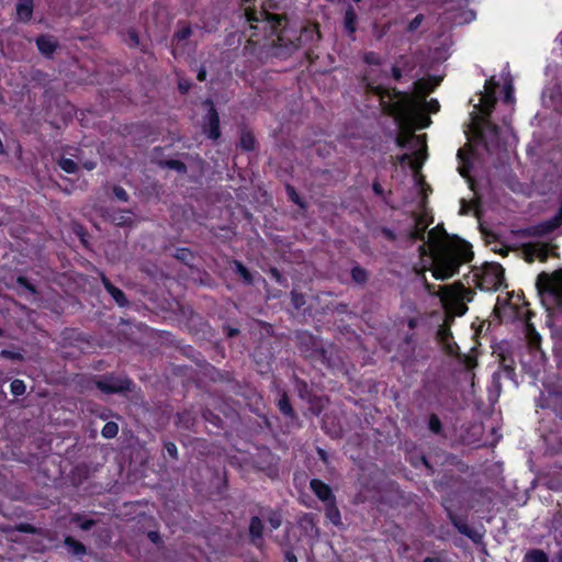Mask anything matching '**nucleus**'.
I'll list each match as a JSON object with an SVG mask.
<instances>
[{"label": "nucleus", "mask_w": 562, "mask_h": 562, "mask_svg": "<svg viewBox=\"0 0 562 562\" xmlns=\"http://www.w3.org/2000/svg\"><path fill=\"white\" fill-rule=\"evenodd\" d=\"M370 76L371 74L367 77V87L378 97L383 111L394 117L400 130L396 143L401 148L407 150L400 160L409 165L414 171L416 186L423 194H426V190L430 189L419 173V169L427 158L426 135H415L414 131L428 127L431 120L427 113H436L439 110L436 99L426 101V95L434 90L437 83L430 86L428 81L418 80L414 83V91L406 93L375 83L370 80Z\"/></svg>", "instance_id": "nucleus-1"}, {"label": "nucleus", "mask_w": 562, "mask_h": 562, "mask_svg": "<svg viewBox=\"0 0 562 562\" xmlns=\"http://www.w3.org/2000/svg\"><path fill=\"white\" fill-rule=\"evenodd\" d=\"M427 221L423 216L415 218V227L411 233L413 239L427 243L419 246L422 256H428L432 277L437 280H446L459 271V267L472 259L471 246L460 239H450L441 226H436L426 234Z\"/></svg>", "instance_id": "nucleus-2"}, {"label": "nucleus", "mask_w": 562, "mask_h": 562, "mask_svg": "<svg viewBox=\"0 0 562 562\" xmlns=\"http://www.w3.org/2000/svg\"><path fill=\"white\" fill-rule=\"evenodd\" d=\"M542 305L548 310L562 311V269L552 273L541 272L536 282Z\"/></svg>", "instance_id": "nucleus-3"}, {"label": "nucleus", "mask_w": 562, "mask_h": 562, "mask_svg": "<svg viewBox=\"0 0 562 562\" xmlns=\"http://www.w3.org/2000/svg\"><path fill=\"white\" fill-rule=\"evenodd\" d=\"M434 294L438 295L446 313L452 316H462L467 311V303L473 299V292L463 285L440 286Z\"/></svg>", "instance_id": "nucleus-4"}, {"label": "nucleus", "mask_w": 562, "mask_h": 562, "mask_svg": "<svg viewBox=\"0 0 562 562\" xmlns=\"http://www.w3.org/2000/svg\"><path fill=\"white\" fill-rule=\"evenodd\" d=\"M525 335L529 353L524 355L521 363L536 375L546 362V355L540 348L541 337L530 323H527L525 326Z\"/></svg>", "instance_id": "nucleus-5"}, {"label": "nucleus", "mask_w": 562, "mask_h": 562, "mask_svg": "<svg viewBox=\"0 0 562 562\" xmlns=\"http://www.w3.org/2000/svg\"><path fill=\"white\" fill-rule=\"evenodd\" d=\"M475 278L482 290L496 291L504 283V269L499 263H486L475 273Z\"/></svg>", "instance_id": "nucleus-6"}, {"label": "nucleus", "mask_w": 562, "mask_h": 562, "mask_svg": "<svg viewBox=\"0 0 562 562\" xmlns=\"http://www.w3.org/2000/svg\"><path fill=\"white\" fill-rule=\"evenodd\" d=\"M498 82L494 77L486 80L484 91L479 94V103L475 105L483 116H488L495 105V89Z\"/></svg>", "instance_id": "nucleus-7"}, {"label": "nucleus", "mask_w": 562, "mask_h": 562, "mask_svg": "<svg viewBox=\"0 0 562 562\" xmlns=\"http://www.w3.org/2000/svg\"><path fill=\"white\" fill-rule=\"evenodd\" d=\"M526 261L532 262L536 259L544 261L549 256L548 245L542 243L524 244L521 248Z\"/></svg>", "instance_id": "nucleus-8"}, {"label": "nucleus", "mask_w": 562, "mask_h": 562, "mask_svg": "<svg viewBox=\"0 0 562 562\" xmlns=\"http://www.w3.org/2000/svg\"><path fill=\"white\" fill-rule=\"evenodd\" d=\"M561 223H562V206L560 207L558 214L553 218H551L550 221L543 222L539 225L529 227V228L525 229L524 233L526 235H530V236H543V235L552 232L557 227H559L561 225Z\"/></svg>", "instance_id": "nucleus-9"}, {"label": "nucleus", "mask_w": 562, "mask_h": 562, "mask_svg": "<svg viewBox=\"0 0 562 562\" xmlns=\"http://www.w3.org/2000/svg\"><path fill=\"white\" fill-rule=\"evenodd\" d=\"M131 382L126 379L105 376L97 382V386L104 393L122 392L130 389Z\"/></svg>", "instance_id": "nucleus-10"}, {"label": "nucleus", "mask_w": 562, "mask_h": 562, "mask_svg": "<svg viewBox=\"0 0 562 562\" xmlns=\"http://www.w3.org/2000/svg\"><path fill=\"white\" fill-rule=\"evenodd\" d=\"M449 15L447 19H449L453 24H464L469 23L474 20V13L471 10L464 9V2L463 0H460L458 2L457 11L453 12L452 9H448Z\"/></svg>", "instance_id": "nucleus-11"}, {"label": "nucleus", "mask_w": 562, "mask_h": 562, "mask_svg": "<svg viewBox=\"0 0 562 562\" xmlns=\"http://www.w3.org/2000/svg\"><path fill=\"white\" fill-rule=\"evenodd\" d=\"M474 124L480 138L486 144V146L495 143L494 139H492V137L497 135V127L495 125L485 119L476 121Z\"/></svg>", "instance_id": "nucleus-12"}, {"label": "nucleus", "mask_w": 562, "mask_h": 562, "mask_svg": "<svg viewBox=\"0 0 562 562\" xmlns=\"http://www.w3.org/2000/svg\"><path fill=\"white\" fill-rule=\"evenodd\" d=\"M209 105L210 108L206 115V124L204 126V132L207 133L210 138L217 139L220 137V119L214 108L211 104Z\"/></svg>", "instance_id": "nucleus-13"}, {"label": "nucleus", "mask_w": 562, "mask_h": 562, "mask_svg": "<svg viewBox=\"0 0 562 562\" xmlns=\"http://www.w3.org/2000/svg\"><path fill=\"white\" fill-rule=\"evenodd\" d=\"M311 488L325 504L334 501L330 487L319 480L311 481Z\"/></svg>", "instance_id": "nucleus-14"}, {"label": "nucleus", "mask_w": 562, "mask_h": 562, "mask_svg": "<svg viewBox=\"0 0 562 562\" xmlns=\"http://www.w3.org/2000/svg\"><path fill=\"white\" fill-rule=\"evenodd\" d=\"M438 340L447 349L449 353L454 352V344L452 342V336L449 328L441 326L437 333Z\"/></svg>", "instance_id": "nucleus-15"}, {"label": "nucleus", "mask_w": 562, "mask_h": 562, "mask_svg": "<svg viewBox=\"0 0 562 562\" xmlns=\"http://www.w3.org/2000/svg\"><path fill=\"white\" fill-rule=\"evenodd\" d=\"M33 11V4L31 0H22L16 5L18 18L22 21H26L31 18Z\"/></svg>", "instance_id": "nucleus-16"}, {"label": "nucleus", "mask_w": 562, "mask_h": 562, "mask_svg": "<svg viewBox=\"0 0 562 562\" xmlns=\"http://www.w3.org/2000/svg\"><path fill=\"white\" fill-rule=\"evenodd\" d=\"M36 43L38 49L45 55H50L56 48V42L49 36H41Z\"/></svg>", "instance_id": "nucleus-17"}, {"label": "nucleus", "mask_w": 562, "mask_h": 562, "mask_svg": "<svg viewBox=\"0 0 562 562\" xmlns=\"http://www.w3.org/2000/svg\"><path fill=\"white\" fill-rule=\"evenodd\" d=\"M414 67L413 64L409 63L408 58H401L394 66L391 67L392 76L395 80H400L402 77V68L409 71Z\"/></svg>", "instance_id": "nucleus-18"}, {"label": "nucleus", "mask_w": 562, "mask_h": 562, "mask_svg": "<svg viewBox=\"0 0 562 562\" xmlns=\"http://www.w3.org/2000/svg\"><path fill=\"white\" fill-rule=\"evenodd\" d=\"M502 79H503V82H504V94H505V101L507 103H512L513 102V91H514V88H513V79H512V76L508 71H503L502 74Z\"/></svg>", "instance_id": "nucleus-19"}, {"label": "nucleus", "mask_w": 562, "mask_h": 562, "mask_svg": "<svg viewBox=\"0 0 562 562\" xmlns=\"http://www.w3.org/2000/svg\"><path fill=\"white\" fill-rule=\"evenodd\" d=\"M357 14L352 7H348L345 13L344 25L349 34L356 31Z\"/></svg>", "instance_id": "nucleus-20"}, {"label": "nucleus", "mask_w": 562, "mask_h": 562, "mask_svg": "<svg viewBox=\"0 0 562 562\" xmlns=\"http://www.w3.org/2000/svg\"><path fill=\"white\" fill-rule=\"evenodd\" d=\"M103 283L108 292L112 295V297L115 300V302L123 306L126 303L125 296L121 290L112 285L110 282H108L105 279H103Z\"/></svg>", "instance_id": "nucleus-21"}, {"label": "nucleus", "mask_w": 562, "mask_h": 562, "mask_svg": "<svg viewBox=\"0 0 562 562\" xmlns=\"http://www.w3.org/2000/svg\"><path fill=\"white\" fill-rule=\"evenodd\" d=\"M326 517L335 526H339L341 524L340 513L338 508L335 506L334 501L326 504Z\"/></svg>", "instance_id": "nucleus-22"}, {"label": "nucleus", "mask_w": 562, "mask_h": 562, "mask_svg": "<svg viewBox=\"0 0 562 562\" xmlns=\"http://www.w3.org/2000/svg\"><path fill=\"white\" fill-rule=\"evenodd\" d=\"M508 296H509V293H506V297L497 296V302H496L497 310H501L502 306H505V305H510L515 308L518 306L520 296L514 295V294L510 295V297H508Z\"/></svg>", "instance_id": "nucleus-23"}, {"label": "nucleus", "mask_w": 562, "mask_h": 562, "mask_svg": "<svg viewBox=\"0 0 562 562\" xmlns=\"http://www.w3.org/2000/svg\"><path fill=\"white\" fill-rule=\"evenodd\" d=\"M526 562H549L547 554L541 550H531L525 557Z\"/></svg>", "instance_id": "nucleus-24"}, {"label": "nucleus", "mask_w": 562, "mask_h": 562, "mask_svg": "<svg viewBox=\"0 0 562 562\" xmlns=\"http://www.w3.org/2000/svg\"><path fill=\"white\" fill-rule=\"evenodd\" d=\"M112 221L116 225H125L132 221V214L127 211H119L112 215Z\"/></svg>", "instance_id": "nucleus-25"}, {"label": "nucleus", "mask_w": 562, "mask_h": 562, "mask_svg": "<svg viewBox=\"0 0 562 562\" xmlns=\"http://www.w3.org/2000/svg\"><path fill=\"white\" fill-rule=\"evenodd\" d=\"M250 535L254 538H260L262 532V524L261 520L257 517H254L251 519L250 526H249Z\"/></svg>", "instance_id": "nucleus-26"}, {"label": "nucleus", "mask_w": 562, "mask_h": 562, "mask_svg": "<svg viewBox=\"0 0 562 562\" xmlns=\"http://www.w3.org/2000/svg\"><path fill=\"white\" fill-rule=\"evenodd\" d=\"M558 479L555 480L554 477H548L546 484L548 485V487L550 490H555V491H559V490H562V470L558 471Z\"/></svg>", "instance_id": "nucleus-27"}, {"label": "nucleus", "mask_w": 562, "mask_h": 562, "mask_svg": "<svg viewBox=\"0 0 562 562\" xmlns=\"http://www.w3.org/2000/svg\"><path fill=\"white\" fill-rule=\"evenodd\" d=\"M240 145L246 150H251L255 147L254 136L249 133H244L240 138Z\"/></svg>", "instance_id": "nucleus-28"}, {"label": "nucleus", "mask_w": 562, "mask_h": 562, "mask_svg": "<svg viewBox=\"0 0 562 562\" xmlns=\"http://www.w3.org/2000/svg\"><path fill=\"white\" fill-rule=\"evenodd\" d=\"M59 167L67 173H74L77 169V164L69 158H64L59 161Z\"/></svg>", "instance_id": "nucleus-29"}, {"label": "nucleus", "mask_w": 562, "mask_h": 562, "mask_svg": "<svg viewBox=\"0 0 562 562\" xmlns=\"http://www.w3.org/2000/svg\"><path fill=\"white\" fill-rule=\"evenodd\" d=\"M119 427L115 423H106L102 429V435L105 438H113L116 436Z\"/></svg>", "instance_id": "nucleus-30"}, {"label": "nucleus", "mask_w": 562, "mask_h": 562, "mask_svg": "<svg viewBox=\"0 0 562 562\" xmlns=\"http://www.w3.org/2000/svg\"><path fill=\"white\" fill-rule=\"evenodd\" d=\"M66 546L68 547L69 550L72 551L74 554H82L85 552V548L81 543L72 540L71 538H67L66 539Z\"/></svg>", "instance_id": "nucleus-31"}, {"label": "nucleus", "mask_w": 562, "mask_h": 562, "mask_svg": "<svg viewBox=\"0 0 562 562\" xmlns=\"http://www.w3.org/2000/svg\"><path fill=\"white\" fill-rule=\"evenodd\" d=\"M467 155L468 150L462 148L458 150V158L463 161V165L459 167V172L462 177H468V167L465 166L467 162Z\"/></svg>", "instance_id": "nucleus-32"}, {"label": "nucleus", "mask_w": 562, "mask_h": 562, "mask_svg": "<svg viewBox=\"0 0 562 562\" xmlns=\"http://www.w3.org/2000/svg\"><path fill=\"white\" fill-rule=\"evenodd\" d=\"M25 384L22 380H14L11 382V392L15 395H22L25 392Z\"/></svg>", "instance_id": "nucleus-33"}, {"label": "nucleus", "mask_w": 562, "mask_h": 562, "mask_svg": "<svg viewBox=\"0 0 562 562\" xmlns=\"http://www.w3.org/2000/svg\"><path fill=\"white\" fill-rule=\"evenodd\" d=\"M279 408L280 411L284 414V415H291L292 414V408L290 406V403H289V400L286 396H282L280 400H279Z\"/></svg>", "instance_id": "nucleus-34"}, {"label": "nucleus", "mask_w": 562, "mask_h": 562, "mask_svg": "<svg viewBox=\"0 0 562 562\" xmlns=\"http://www.w3.org/2000/svg\"><path fill=\"white\" fill-rule=\"evenodd\" d=\"M364 60L367 64H369L371 66H380L381 65V57L373 52L366 54Z\"/></svg>", "instance_id": "nucleus-35"}, {"label": "nucleus", "mask_w": 562, "mask_h": 562, "mask_svg": "<svg viewBox=\"0 0 562 562\" xmlns=\"http://www.w3.org/2000/svg\"><path fill=\"white\" fill-rule=\"evenodd\" d=\"M304 36H310L311 40H318L319 38V32L315 25L305 27L303 31Z\"/></svg>", "instance_id": "nucleus-36"}, {"label": "nucleus", "mask_w": 562, "mask_h": 562, "mask_svg": "<svg viewBox=\"0 0 562 562\" xmlns=\"http://www.w3.org/2000/svg\"><path fill=\"white\" fill-rule=\"evenodd\" d=\"M457 527H458V529H459L462 533H464V535L469 536L470 538L474 539L475 541H476V540H479V539L481 538V536H480V535H477L476 532H473V533H472V532H471V530H470V528H469L467 525H457Z\"/></svg>", "instance_id": "nucleus-37"}, {"label": "nucleus", "mask_w": 562, "mask_h": 562, "mask_svg": "<svg viewBox=\"0 0 562 562\" xmlns=\"http://www.w3.org/2000/svg\"><path fill=\"white\" fill-rule=\"evenodd\" d=\"M441 423L438 417L431 416L429 419V428L434 432H438L440 430Z\"/></svg>", "instance_id": "nucleus-38"}, {"label": "nucleus", "mask_w": 562, "mask_h": 562, "mask_svg": "<svg viewBox=\"0 0 562 562\" xmlns=\"http://www.w3.org/2000/svg\"><path fill=\"white\" fill-rule=\"evenodd\" d=\"M352 277H353V279H355L356 281L361 282V281H364V279H366V273H364V271H363L362 269H360V268H355V269L352 270Z\"/></svg>", "instance_id": "nucleus-39"}, {"label": "nucleus", "mask_w": 562, "mask_h": 562, "mask_svg": "<svg viewBox=\"0 0 562 562\" xmlns=\"http://www.w3.org/2000/svg\"><path fill=\"white\" fill-rule=\"evenodd\" d=\"M281 517L278 514H272L269 518V522L273 529H277L281 526Z\"/></svg>", "instance_id": "nucleus-40"}, {"label": "nucleus", "mask_w": 562, "mask_h": 562, "mask_svg": "<svg viewBox=\"0 0 562 562\" xmlns=\"http://www.w3.org/2000/svg\"><path fill=\"white\" fill-rule=\"evenodd\" d=\"M190 34H191V30L189 27H183L176 34V38L178 41H183V40L188 38L190 36Z\"/></svg>", "instance_id": "nucleus-41"}, {"label": "nucleus", "mask_w": 562, "mask_h": 562, "mask_svg": "<svg viewBox=\"0 0 562 562\" xmlns=\"http://www.w3.org/2000/svg\"><path fill=\"white\" fill-rule=\"evenodd\" d=\"M114 194L117 199L122 200V201H126L127 200V193L126 191L123 189V188H115L114 189Z\"/></svg>", "instance_id": "nucleus-42"}, {"label": "nucleus", "mask_w": 562, "mask_h": 562, "mask_svg": "<svg viewBox=\"0 0 562 562\" xmlns=\"http://www.w3.org/2000/svg\"><path fill=\"white\" fill-rule=\"evenodd\" d=\"M422 20H423V16L422 15H417L415 16L412 22L409 23V31H414L416 30L420 23H422Z\"/></svg>", "instance_id": "nucleus-43"}, {"label": "nucleus", "mask_w": 562, "mask_h": 562, "mask_svg": "<svg viewBox=\"0 0 562 562\" xmlns=\"http://www.w3.org/2000/svg\"><path fill=\"white\" fill-rule=\"evenodd\" d=\"M237 271L240 273V276L246 280V281H250V277H249V272L247 271V269L241 266L240 263H237Z\"/></svg>", "instance_id": "nucleus-44"}, {"label": "nucleus", "mask_w": 562, "mask_h": 562, "mask_svg": "<svg viewBox=\"0 0 562 562\" xmlns=\"http://www.w3.org/2000/svg\"><path fill=\"white\" fill-rule=\"evenodd\" d=\"M166 450L169 453V456H171L172 458H177V452L178 451H177V447H176L175 443H171V442L167 443L166 445Z\"/></svg>", "instance_id": "nucleus-45"}, {"label": "nucleus", "mask_w": 562, "mask_h": 562, "mask_svg": "<svg viewBox=\"0 0 562 562\" xmlns=\"http://www.w3.org/2000/svg\"><path fill=\"white\" fill-rule=\"evenodd\" d=\"M169 167L177 169L178 171H184V165L180 161H176V160L170 161Z\"/></svg>", "instance_id": "nucleus-46"}, {"label": "nucleus", "mask_w": 562, "mask_h": 562, "mask_svg": "<svg viewBox=\"0 0 562 562\" xmlns=\"http://www.w3.org/2000/svg\"><path fill=\"white\" fill-rule=\"evenodd\" d=\"M471 209H472V206H471L470 203H467L465 201H462L460 213L461 214H468V213H470Z\"/></svg>", "instance_id": "nucleus-47"}, {"label": "nucleus", "mask_w": 562, "mask_h": 562, "mask_svg": "<svg viewBox=\"0 0 562 562\" xmlns=\"http://www.w3.org/2000/svg\"><path fill=\"white\" fill-rule=\"evenodd\" d=\"M288 192L292 201H294L295 203H300L297 194L291 187H288Z\"/></svg>", "instance_id": "nucleus-48"}, {"label": "nucleus", "mask_w": 562, "mask_h": 562, "mask_svg": "<svg viewBox=\"0 0 562 562\" xmlns=\"http://www.w3.org/2000/svg\"><path fill=\"white\" fill-rule=\"evenodd\" d=\"M292 300H293V303L295 304V306H300L301 304H303V299L297 295L296 293H292Z\"/></svg>", "instance_id": "nucleus-49"}, {"label": "nucleus", "mask_w": 562, "mask_h": 562, "mask_svg": "<svg viewBox=\"0 0 562 562\" xmlns=\"http://www.w3.org/2000/svg\"><path fill=\"white\" fill-rule=\"evenodd\" d=\"M148 537L150 538V540H151L153 542H157V541H158V538H159L158 533H157V532H155V531L149 532V533H148Z\"/></svg>", "instance_id": "nucleus-50"}, {"label": "nucleus", "mask_w": 562, "mask_h": 562, "mask_svg": "<svg viewBox=\"0 0 562 562\" xmlns=\"http://www.w3.org/2000/svg\"><path fill=\"white\" fill-rule=\"evenodd\" d=\"M179 88L180 90H182L183 92H187L189 90V85L186 82H179Z\"/></svg>", "instance_id": "nucleus-51"}, {"label": "nucleus", "mask_w": 562, "mask_h": 562, "mask_svg": "<svg viewBox=\"0 0 562 562\" xmlns=\"http://www.w3.org/2000/svg\"><path fill=\"white\" fill-rule=\"evenodd\" d=\"M206 77V72L204 70H201L199 74H198V79L203 81Z\"/></svg>", "instance_id": "nucleus-52"}, {"label": "nucleus", "mask_w": 562, "mask_h": 562, "mask_svg": "<svg viewBox=\"0 0 562 562\" xmlns=\"http://www.w3.org/2000/svg\"><path fill=\"white\" fill-rule=\"evenodd\" d=\"M552 335L554 339L562 342V333L558 334L557 331H553Z\"/></svg>", "instance_id": "nucleus-53"}, {"label": "nucleus", "mask_w": 562, "mask_h": 562, "mask_svg": "<svg viewBox=\"0 0 562 562\" xmlns=\"http://www.w3.org/2000/svg\"><path fill=\"white\" fill-rule=\"evenodd\" d=\"M424 562H441L438 558H427Z\"/></svg>", "instance_id": "nucleus-54"}, {"label": "nucleus", "mask_w": 562, "mask_h": 562, "mask_svg": "<svg viewBox=\"0 0 562 562\" xmlns=\"http://www.w3.org/2000/svg\"><path fill=\"white\" fill-rule=\"evenodd\" d=\"M289 562H296V558L294 555H288Z\"/></svg>", "instance_id": "nucleus-55"}, {"label": "nucleus", "mask_w": 562, "mask_h": 562, "mask_svg": "<svg viewBox=\"0 0 562 562\" xmlns=\"http://www.w3.org/2000/svg\"><path fill=\"white\" fill-rule=\"evenodd\" d=\"M86 168L91 170L94 168V164H86Z\"/></svg>", "instance_id": "nucleus-56"}, {"label": "nucleus", "mask_w": 562, "mask_h": 562, "mask_svg": "<svg viewBox=\"0 0 562 562\" xmlns=\"http://www.w3.org/2000/svg\"><path fill=\"white\" fill-rule=\"evenodd\" d=\"M558 561H559V562H562V551H561V552L559 553V555H558Z\"/></svg>", "instance_id": "nucleus-57"}, {"label": "nucleus", "mask_w": 562, "mask_h": 562, "mask_svg": "<svg viewBox=\"0 0 562 562\" xmlns=\"http://www.w3.org/2000/svg\"><path fill=\"white\" fill-rule=\"evenodd\" d=\"M236 331H237V330H235V329H231V331H229V336H233L234 334H236Z\"/></svg>", "instance_id": "nucleus-58"}, {"label": "nucleus", "mask_w": 562, "mask_h": 562, "mask_svg": "<svg viewBox=\"0 0 562 562\" xmlns=\"http://www.w3.org/2000/svg\"><path fill=\"white\" fill-rule=\"evenodd\" d=\"M373 188H374V190H375L376 192H379V186H378V184H374V186H373Z\"/></svg>", "instance_id": "nucleus-59"}, {"label": "nucleus", "mask_w": 562, "mask_h": 562, "mask_svg": "<svg viewBox=\"0 0 562 562\" xmlns=\"http://www.w3.org/2000/svg\"><path fill=\"white\" fill-rule=\"evenodd\" d=\"M356 2H359L360 0H355Z\"/></svg>", "instance_id": "nucleus-60"}]
</instances>
